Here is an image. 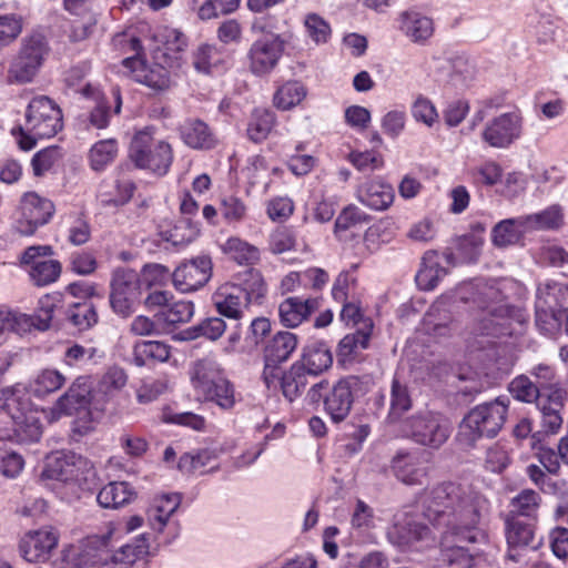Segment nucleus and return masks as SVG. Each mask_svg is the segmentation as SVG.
Masks as SVG:
<instances>
[{
    "label": "nucleus",
    "mask_w": 568,
    "mask_h": 568,
    "mask_svg": "<svg viewBox=\"0 0 568 568\" xmlns=\"http://www.w3.org/2000/svg\"><path fill=\"white\" fill-rule=\"evenodd\" d=\"M418 513L395 517L387 536L399 547L428 545L435 541L427 520L440 532L442 557L447 568H479L475 561L489 545L487 532L479 527L488 514L489 501L479 491L454 481L426 488L419 495Z\"/></svg>",
    "instance_id": "obj_1"
},
{
    "label": "nucleus",
    "mask_w": 568,
    "mask_h": 568,
    "mask_svg": "<svg viewBox=\"0 0 568 568\" xmlns=\"http://www.w3.org/2000/svg\"><path fill=\"white\" fill-rule=\"evenodd\" d=\"M505 536L508 546L506 557L509 560H519V550L525 549L532 545L535 538L534 526L520 518H515L513 515H504Z\"/></svg>",
    "instance_id": "obj_18"
},
{
    "label": "nucleus",
    "mask_w": 568,
    "mask_h": 568,
    "mask_svg": "<svg viewBox=\"0 0 568 568\" xmlns=\"http://www.w3.org/2000/svg\"><path fill=\"white\" fill-rule=\"evenodd\" d=\"M170 357V346L160 341H142L133 346V362L144 366L150 361L165 362Z\"/></svg>",
    "instance_id": "obj_40"
},
{
    "label": "nucleus",
    "mask_w": 568,
    "mask_h": 568,
    "mask_svg": "<svg viewBox=\"0 0 568 568\" xmlns=\"http://www.w3.org/2000/svg\"><path fill=\"white\" fill-rule=\"evenodd\" d=\"M135 77L139 82L155 91H163L170 87L169 71L160 64L143 65Z\"/></svg>",
    "instance_id": "obj_45"
},
{
    "label": "nucleus",
    "mask_w": 568,
    "mask_h": 568,
    "mask_svg": "<svg viewBox=\"0 0 568 568\" xmlns=\"http://www.w3.org/2000/svg\"><path fill=\"white\" fill-rule=\"evenodd\" d=\"M181 138L192 149H211L215 145V139L207 126L201 120H186L180 129Z\"/></svg>",
    "instance_id": "obj_28"
},
{
    "label": "nucleus",
    "mask_w": 568,
    "mask_h": 568,
    "mask_svg": "<svg viewBox=\"0 0 568 568\" xmlns=\"http://www.w3.org/2000/svg\"><path fill=\"white\" fill-rule=\"evenodd\" d=\"M237 286H240L244 295V301L248 306L252 304L261 305L263 303L267 287L258 271H248L243 282L237 284Z\"/></svg>",
    "instance_id": "obj_41"
},
{
    "label": "nucleus",
    "mask_w": 568,
    "mask_h": 568,
    "mask_svg": "<svg viewBox=\"0 0 568 568\" xmlns=\"http://www.w3.org/2000/svg\"><path fill=\"white\" fill-rule=\"evenodd\" d=\"M541 495L534 489H523L509 501V510L505 515H513L515 518L525 517L529 520H537L541 506Z\"/></svg>",
    "instance_id": "obj_29"
},
{
    "label": "nucleus",
    "mask_w": 568,
    "mask_h": 568,
    "mask_svg": "<svg viewBox=\"0 0 568 568\" xmlns=\"http://www.w3.org/2000/svg\"><path fill=\"white\" fill-rule=\"evenodd\" d=\"M373 323L369 320L363 321L362 327L355 333L345 335L338 343L336 356L343 365L355 362L361 353L369 345Z\"/></svg>",
    "instance_id": "obj_20"
},
{
    "label": "nucleus",
    "mask_w": 568,
    "mask_h": 568,
    "mask_svg": "<svg viewBox=\"0 0 568 568\" xmlns=\"http://www.w3.org/2000/svg\"><path fill=\"white\" fill-rule=\"evenodd\" d=\"M508 403V399L497 397L470 409L458 427L459 445L471 448L481 437H495L507 419Z\"/></svg>",
    "instance_id": "obj_2"
},
{
    "label": "nucleus",
    "mask_w": 568,
    "mask_h": 568,
    "mask_svg": "<svg viewBox=\"0 0 568 568\" xmlns=\"http://www.w3.org/2000/svg\"><path fill=\"white\" fill-rule=\"evenodd\" d=\"M0 412L14 424V434L21 442H38L42 435V425L32 408L28 393L18 385L0 390Z\"/></svg>",
    "instance_id": "obj_3"
},
{
    "label": "nucleus",
    "mask_w": 568,
    "mask_h": 568,
    "mask_svg": "<svg viewBox=\"0 0 568 568\" xmlns=\"http://www.w3.org/2000/svg\"><path fill=\"white\" fill-rule=\"evenodd\" d=\"M21 217L17 221V230L22 235H32L39 226L47 224L54 213V204L38 195L28 192L21 200Z\"/></svg>",
    "instance_id": "obj_11"
},
{
    "label": "nucleus",
    "mask_w": 568,
    "mask_h": 568,
    "mask_svg": "<svg viewBox=\"0 0 568 568\" xmlns=\"http://www.w3.org/2000/svg\"><path fill=\"white\" fill-rule=\"evenodd\" d=\"M400 21L402 31L414 43H425L434 33L433 20L420 12H403Z\"/></svg>",
    "instance_id": "obj_27"
},
{
    "label": "nucleus",
    "mask_w": 568,
    "mask_h": 568,
    "mask_svg": "<svg viewBox=\"0 0 568 568\" xmlns=\"http://www.w3.org/2000/svg\"><path fill=\"white\" fill-rule=\"evenodd\" d=\"M508 390L519 402L534 403L541 396L539 386L528 376L519 375L508 384Z\"/></svg>",
    "instance_id": "obj_48"
},
{
    "label": "nucleus",
    "mask_w": 568,
    "mask_h": 568,
    "mask_svg": "<svg viewBox=\"0 0 568 568\" xmlns=\"http://www.w3.org/2000/svg\"><path fill=\"white\" fill-rule=\"evenodd\" d=\"M311 376L304 368L296 362L291 367L283 372L281 375V389L286 399L293 402L300 397L305 390Z\"/></svg>",
    "instance_id": "obj_37"
},
{
    "label": "nucleus",
    "mask_w": 568,
    "mask_h": 568,
    "mask_svg": "<svg viewBox=\"0 0 568 568\" xmlns=\"http://www.w3.org/2000/svg\"><path fill=\"white\" fill-rule=\"evenodd\" d=\"M59 536L52 528L31 530L24 534L19 542V551L29 562L45 561L57 547Z\"/></svg>",
    "instance_id": "obj_14"
},
{
    "label": "nucleus",
    "mask_w": 568,
    "mask_h": 568,
    "mask_svg": "<svg viewBox=\"0 0 568 568\" xmlns=\"http://www.w3.org/2000/svg\"><path fill=\"white\" fill-rule=\"evenodd\" d=\"M283 52V42L277 36H266L256 40L250 51V69L255 74H265L276 64Z\"/></svg>",
    "instance_id": "obj_17"
},
{
    "label": "nucleus",
    "mask_w": 568,
    "mask_h": 568,
    "mask_svg": "<svg viewBox=\"0 0 568 568\" xmlns=\"http://www.w3.org/2000/svg\"><path fill=\"white\" fill-rule=\"evenodd\" d=\"M223 247L240 264H250L258 258L257 248L239 237L229 239Z\"/></svg>",
    "instance_id": "obj_52"
},
{
    "label": "nucleus",
    "mask_w": 568,
    "mask_h": 568,
    "mask_svg": "<svg viewBox=\"0 0 568 568\" xmlns=\"http://www.w3.org/2000/svg\"><path fill=\"white\" fill-rule=\"evenodd\" d=\"M446 275V270L440 266L437 261V253L434 251L426 252L415 281L417 286L424 291L434 290L439 280Z\"/></svg>",
    "instance_id": "obj_33"
},
{
    "label": "nucleus",
    "mask_w": 568,
    "mask_h": 568,
    "mask_svg": "<svg viewBox=\"0 0 568 568\" xmlns=\"http://www.w3.org/2000/svg\"><path fill=\"white\" fill-rule=\"evenodd\" d=\"M194 314V306L189 301H178L161 310L160 317L170 325L189 322Z\"/></svg>",
    "instance_id": "obj_53"
},
{
    "label": "nucleus",
    "mask_w": 568,
    "mask_h": 568,
    "mask_svg": "<svg viewBox=\"0 0 568 568\" xmlns=\"http://www.w3.org/2000/svg\"><path fill=\"white\" fill-rule=\"evenodd\" d=\"M537 400L542 417L559 414L565 405V392L561 388H549V393L541 394Z\"/></svg>",
    "instance_id": "obj_56"
},
{
    "label": "nucleus",
    "mask_w": 568,
    "mask_h": 568,
    "mask_svg": "<svg viewBox=\"0 0 568 568\" xmlns=\"http://www.w3.org/2000/svg\"><path fill=\"white\" fill-rule=\"evenodd\" d=\"M2 315V328L4 332L12 331L19 335H23L32 331V328L39 331H45L49 328L51 321V312L45 311L44 316H32L20 313H12L10 311L0 310Z\"/></svg>",
    "instance_id": "obj_25"
},
{
    "label": "nucleus",
    "mask_w": 568,
    "mask_h": 568,
    "mask_svg": "<svg viewBox=\"0 0 568 568\" xmlns=\"http://www.w3.org/2000/svg\"><path fill=\"white\" fill-rule=\"evenodd\" d=\"M524 116L519 110L490 119L481 131V140L494 149H508L523 136Z\"/></svg>",
    "instance_id": "obj_10"
},
{
    "label": "nucleus",
    "mask_w": 568,
    "mask_h": 568,
    "mask_svg": "<svg viewBox=\"0 0 568 568\" xmlns=\"http://www.w3.org/2000/svg\"><path fill=\"white\" fill-rule=\"evenodd\" d=\"M212 303L220 315L227 318L240 320L248 305L237 284L225 283L217 287L212 295Z\"/></svg>",
    "instance_id": "obj_19"
},
{
    "label": "nucleus",
    "mask_w": 568,
    "mask_h": 568,
    "mask_svg": "<svg viewBox=\"0 0 568 568\" xmlns=\"http://www.w3.org/2000/svg\"><path fill=\"white\" fill-rule=\"evenodd\" d=\"M197 235V230L190 225L187 220H181L169 232L168 241L174 246H183L191 243Z\"/></svg>",
    "instance_id": "obj_64"
},
{
    "label": "nucleus",
    "mask_w": 568,
    "mask_h": 568,
    "mask_svg": "<svg viewBox=\"0 0 568 568\" xmlns=\"http://www.w3.org/2000/svg\"><path fill=\"white\" fill-rule=\"evenodd\" d=\"M68 318L80 331L88 329L98 323L95 307L89 303H77L68 311Z\"/></svg>",
    "instance_id": "obj_51"
},
{
    "label": "nucleus",
    "mask_w": 568,
    "mask_h": 568,
    "mask_svg": "<svg viewBox=\"0 0 568 568\" xmlns=\"http://www.w3.org/2000/svg\"><path fill=\"white\" fill-rule=\"evenodd\" d=\"M296 363L311 376H318L331 368L333 355L325 342L316 341L303 347L301 358Z\"/></svg>",
    "instance_id": "obj_22"
},
{
    "label": "nucleus",
    "mask_w": 568,
    "mask_h": 568,
    "mask_svg": "<svg viewBox=\"0 0 568 568\" xmlns=\"http://www.w3.org/2000/svg\"><path fill=\"white\" fill-rule=\"evenodd\" d=\"M89 462L73 453H57L48 457L42 475L62 483L79 481Z\"/></svg>",
    "instance_id": "obj_15"
},
{
    "label": "nucleus",
    "mask_w": 568,
    "mask_h": 568,
    "mask_svg": "<svg viewBox=\"0 0 568 568\" xmlns=\"http://www.w3.org/2000/svg\"><path fill=\"white\" fill-rule=\"evenodd\" d=\"M118 154L115 139H106L92 145L89 152L90 165L94 171H101L114 161Z\"/></svg>",
    "instance_id": "obj_44"
},
{
    "label": "nucleus",
    "mask_w": 568,
    "mask_h": 568,
    "mask_svg": "<svg viewBox=\"0 0 568 568\" xmlns=\"http://www.w3.org/2000/svg\"><path fill=\"white\" fill-rule=\"evenodd\" d=\"M369 221V216L355 205L345 207L335 221V231H345L357 224H364Z\"/></svg>",
    "instance_id": "obj_59"
},
{
    "label": "nucleus",
    "mask_w": 568,
    "mask_h": 568,
    "mask_svg": "<svg viewBox=\"0 0 568 568\" xmlns=\"http://www.w3.org/2000/svg\"><path fill=\"white\" fill-rule=\"evenodd\" d=\"M538 308L555 311L562 307L568 300V285L558 282H546L537 288Z\"/></svg>",
    "instance_id": "obj_39"
},
{
    "label": "nucleus",
    "mask_w": 568,
    "mask_h": 568,
    "mask_svg": "<svg viewBox=\"0 0 568 568\" xmlns=\"http://www.w3.org/2000/svg\"><path fill=\"white\" fill-rule=\"evenodd\" d=\"M392 469L398 480L405 485H422L428 469L418 457L412 454H399L393 459Z\"/></svg>",
    "instance_id": "obj_24"
},
{
    "label": "nucleus",
    "mask_w": 568,
    "mask_h": 568,
    "mask_svg": "<svg viewBox=\"0 0 568 568\" xmlns=\"http://www.w3.org/2000/svg\"><path fill=\"white\" fill-rule=\"evenodd\" d=\"M148 544L144 537L138 539L134 544L123 545L113 556L114 560L123 565H132L139 558L148 554Z\"/></svg>",
    "instance_id": "obj_55"
},
{
    "label": "nucleus",
    "mask_w": 568,
    "mask_h": 568,
    "mask_svg": "<svg viewBox=\"0 0 568 568\" xmlns=\"http://www.w3.org/2000/svg\"><path fill=\"white\" fill-rule=\"evenodd\" d=\"M64 383L65 377L59 371L44 368L30 381L29 388L34 397L44 398L59 390Z\"/></svg>",
    "instance_id": "obj_38"
},
{
    "label": "nucleus",
    "mask_w": 568,
    "mask_h": 568,
    "mask_svg": "<svg viewBox=\"0 0 568 568\" xmlns=\"http://www.w3.org/2000/svg\"><path fill=\"white\" fill-rule=\"evenodd\" d=\"M358 200L373 210L387 209L394 199V190L379 180L367 181L357 190Z\"/></svg>",
    "instance_id": "obj_26"
},
{
    "label": "nucleus",
    "mask_w": 568,
    "mask_h": 568,
    "mask_svg": "<svg viewBox=\"0 0 568 568\" xmlns=\"http://www.w3.org/2000/svg\"><path fill=\"white\" fill-rule=\"evenodd\" d=\"M412 408V397L406 384L394 377L388 397L387 419L395 423Z\"/></svg>",
    "instance_id": "obj_36"
},
{
    "label": "nucleus",
    "mask_w": 568,
    "mask_h": 568,
    "mask_svg": "<svg viewBox=\"0 0 568 568\" xmlns=\"http://www.w3.org/2000/svg\"><path fill=\"white\" fill-rule=\"evenodd\" d=\"M405 432L415 443L437 449L449 438L452 425L439 413L419 412L406 420Z\"/></svg>",
    "instance_id": "obj_7"
},
{
    "label": "nucleus",
    "mask_w": 568,
    "mask_h": 568,
    "mask_svg": "<svg viewBox=\"0 0 568 568\" xmlns=\"http://www.w3.org/2000/svg\"><path fill=\"white\" fill-rule=\"evenodd\" d=\"M21 20L13 14L0 16V45H7L21 33Z\"/></svg>",
    "instance_id": "obj_63"
},
{
    "label": "nucleus",
    "mask_w": 568,
    "mask_h": 568,
    "mask_svg": "<svg viewBox=\"0 0 568 568\" xmlns=\"http://www.w3.org/2000/svg\"><path fill=\"white\" fill-rule=\"evenodd\" d=\"M371 381L354 375L337 381L325 393L324 410L334 423L343 422L351 413L355 398L368 392Z\"/></svg>",
    "instance_id": "obj_6"
},
{
    "label": "nucleus",
    "mask_w": 568,
    "mask_h": 568,
    "mask_svg": "<svg viewBox=\"0 0 568 568\" xmlns=\"http://www.w3.org/2000/svg\"><path fill=\"white\" fill-rule=\"evenodd\" d=\"M526 230L521 216L503 220L493 229V243L498 247L514 245L520 241Z\"/></svg>",
    "instance_id": "obj_32"
},
{
    "label": "nucleus",
    "mask_w": 568,
    "mask_h": 568,
    "mask_svg": "<svg viewBox=\"0 0 568 568\" xmlns=\"http://www.w3.org/2000/svg\"><path fill=\"white\" fill-rule=\"evenodd\" d=\"M226 324L222 318L210 317L192 328L190 338L204 336L207 339L216 341L224 334Z\"/></svg>",
    "instance_id": "obj_58"
},
{
    "label": "nucleus",
    "mask_w": 568,
    "mask_h": 568,
    "mask_svg": "<svg viewBox=\"0 0 568 568\" xmlns=\"http://www.w3.org/2000/svg\"><path fill=\"white\" fill-rule=\"evenodd\" d=\"M129 158L136 168L164 175L173 162V150L168 141L156 136L153 126H145L133 135Z\"/></svg>",
    "instance_id": "obj_4"
},
{
    "label": "nucleus",
    "mask_w": 568,
    "mask_h": 568,
    "mask_svg": "<svg viewBox=\"0 0 568 568\" xmlns=\"http://www.w3.org/2000/svg\"><path fill=\"white\" fill-rule=\"evenodd\" d=\"M180 504L176 495L164 496L156 501L149 514V519L154 529L162 530L172 514Z\"/></svg>",
    "instance_id": "obj_46"
},
{
    "label": "nucleus",
    "mask_w": 568,
    "mask_h": 568,
    "mask_svg": "<svg viewBox=\"0 0 568 568\" xmlns=\"http://www.w3.org/2000/svg\"><path fill=\"white\" fill-rule=\"evenodd\" d=\"M275 125V115L266 109H255L252 113L247 135L255 143L262 142L267 138Z\"/></svg>",
    "instance_id": "obj_42"
},
{
    "label": "nucleus",
    "mask_w": 568,
    "mask_h": 568,
    "mask_svg": "<svg viewBox=\"0 0 568 568\" xmlns=\"http://www.w3.org/2000/svg\"><path fill=\"white\" fill-rule=\"evenodd\" d=\"M60 158L61 153L58 146H49L36 153L32 159L34 175L40 176L44 174Z\"/></svg>",
    "instance_id": "obj_60"
},
{
    "label": "nucleus",
    "mask_w": 568,
    "mask_h": 568,
    "mask_svg": "<svg viewBox=\"0 0 568 568\" xmlns=\"http://www.w3.org/2000/svg\"><path fill=\"white\" fill-rule=\"evenodd\" d=\"M62 568H82L93 562V557L85 550V545L68 546L61 552Z\"/></svg>",
    "instance_id": "obj_54"
},
{
    "label": "nucleus",
    "mask_w": 568,
    "mask_h": 568,
    "mask_svg": "<svg viewBox=\"0 0 568 568\" xmlns=\"http://www.w3.org/2000/svg\"><path fill=\"white\" fill-rule=\"evenodd\" d=\"M63 126L60 108L48 97L32 99L26 114V129L40 139L54 136Z\"/></svg>",
    "instance_id": "obj_9"
},
{
    "label": "nucleus",
    "mask_w": 568,
    "mask_h": 568,
    "mask_svg": "<svg viewBox=\"0 0 568 568\" xmlns=\"http://www.w3.org/2000/svg\"><path fill=\"white\" fill-rule=\"evenodd\" d=\"M128 381V376L125 372L120 367H111L106 371V373L102 376L99 382L98 389L95 392L97 396L100 394L104 397L101 403L104 405L105 398H110L115 393L121 390Z\"/></svg>",
    "instance_id": "obj_47"
},
{
    "label": "nucleus",
    "mask_w": 568,
    "mask_h": 568,
    "mask_svg": "<svg viewBox=\"0 0 568 568\" xmlns=\"http://www.w3.org/2000/svg\"><path fill=\"white\" fill-rule=\"evenodd\" d=\"M85 97H92L93 105L89 114V123L97 129H105L109 125L112 113L119 114L122 106L120 90L113 88L111 98L101 93L90 84L82 90Z\"/></svg>",
    "instance_id": "obj_16"
},
{
    "label": "nucleus",
    "mask_w": 568,
    "mask_h": 568,
    "mask_svg": "<svg viewBox=\"0 0 568 568\" xmlns=\"http://www.w3.org/2000/svg\"><path fill=\"white\" fill-rule=\"evenodd\" d=\"M320 301L317 298L303 300L297 296L285 298L278 306L281 323L285 327L294 328L306 321L310 315L317 311Z\"/></svg>",
    "instance_id": "obj_21"
},
{
    "label": "nucleus",
    "mask_w": 568,
    "mask_h": 568,
    "mask_svg": "<svg viewBox=\"0 0 568 568\" xmlns=\"http://www.w3.org/2000/svg\"><path fill=\"white\" fill-rule=\"evenodd\" d=\"M222 376H224L223 368L212 356L197 359L193 364L192 383L196 394L202 389L209 390L207 385Z\"/></svg>",
    "instance_id": "obj_34"
},
{
    "label": "nucleus",
    "mask_w": 568,
    "mask_h": 568,
    "mask_svg": "<svg viewBox=\"0 0 568 568\" xmlns=\"http://www.w3.org/2000/svg\"><path fill=\"white\" fill-rule=\"evenodd\" d=\"M135 493L125 481H112L105 485L98 494L97 500L103 508L118 509L131 503Z\"/></svg>",
    "instance_id": "obj_30"
},
{
    "label": "nucleus",
    "mask_w": 568,
    "mask_h": 568,
    "mask_svg": "<svg viewBox=\"0 0 568 568\" xmlns=\"http://www.w3.org/2000/svg\"><path fill=\"white\" fill-rule=\"evenodd\" d=\"M220 212L227 222H239L245 217L246 206L240 199L226 196L221 201Z\"/></svg>",
    "instance_id": "obj_61"
},
{
    "label": "nucleus",
    "mask_w": 568,
    "mask_h": 568,
    "mask_svg": "<svg viewBox=\"0 0 568 568\" xmlns=\"http://www.w3.org/2000/svg\"><path fill=\"white\" fill-rule=\"evenodd\" d=\"M515 310L507 304H488L484 306L483 317L479 321L477 332L481 335L498 336L501 334L504 323L499 321L513 316Z\"/></svg>",
    "instance_id": "obj_31"
},
{
    "label": "nucleus",
    "mask_w": 568,
    "mask_h": 568,
    "mask_svg": "<svg viewBox=\"0 0 568 568\" xmlns=\"http://www.w3.org/2000/svg\"><path fill=\"white\" fill-rule=\"evenodd\" d=\"M49 50V44L43 34L32 33L24 37L17 54L10 62L7 73L8 82L16 84L31 82L43 65Z\"/></svg>",
    "instance_id": "obj_5"
},
{
    "label": "nucleus",
    "mask_w": 568,
    "mask_h": 568,
    "mask_svg": "<svg viewBox=\"0 0 568 568\" xmlns=\"http://www.w3.org/2000/svg\"><path fill=\"white\" fill-rule=\"evenodd\" d=\"M61 273V264L55 260H39L34 262L30 276L34 284L44 286L53 283Z\"/></svg>",
    "instance_id": "obj_50"
},
{
    "label": "nucleus",
    "mask_w": 568,
    "mask_h": 568,
    "mask_svg": "<svg viewBox=\"0 0 568 568\" xmlns=\"http://www.w3.org/2000/svg\"><path fill=\"white\" fill-rule=\"evenodd\" d=\"M92 407L103 410V404L97 394H92V385L88 377H78L68 390L58 398L54 409L60 414L73 415L82 409Z\"/></svg>",
    "instance_id": "obj_12"
},
{
    "label": "nucleus",
    "mask_w": 568,
    "mask_h": 568,
    "mask_svg": "<svg viewBox=\"0 0 568 568\" xmlns=\"http://www.w3.org/2000/svg\"><path fill=\"white\" fill-rule=\"evenodd\" d=\"M510 463L509 453L499 443L491 445L486 452L485 467L493 473H501Z\"/></svg>",
    "instance_id": "obj_57"
},
{
    "label": "nucleus",
    "mask_w": 568,
    "mask_h": 568,
    "mask_svg": "<svg viewBox=\"0 0 568 568\" xmlns=\"http://www.w3.org/2000/svg\"><path fill=\"white\" fill-rule=\"evenodd\" d=\"M298 345V337L288 331H281L274 334L265 344L263 357L268 365L286 362L295 352Z\"/></svg>",
    "instance_id": "obj_23"
},
{
    "label": "nucleus",
    "mask_w": 568,
    "mask_h": 568,
    "mask_svg": "<svg viewBox=\"0 0 568 568\" xmlns=\"http://www.w3.org/2000/svg\"><path fill=\"white\" fill-rule=\"evenodd\" d=\"M110 305L122 317L130 316L141 297V282L138 272L119 267L113 271L110 282Z\"/></svg>",
    "instance_id": "obj_8"
},
{
    "label": "nucleus",
    "mask_w": 568,
    "mask_h": 568,
    "mask_svg": "<svg viewBox=\"0 0 568 568\" xmlns=\"http://www.w3.org/2000/svg\"><path fill=\"white\" fill-rule=\"evenodd\" d=\"M207 389H202L197 394L204 400L214 402L222 409H231L235 405V390L233 384L222 376L207 385Z\"/></svg>",
    "instance_id": "obj_35"
},
{
    "label": "nucleus",
    "mask_w": 568,
    "mask_h": 568,
    "mask_svg": "<svg viewBox=\"0 0 568 568\" xmlns=\"http://www.w3.org/2000/svg\"><path fill=\"white\" fill-rule=\"evenodd\" d=\"M528 232L535 230L557 229L562 222L560 209L556 205L550 206L539 213L521 216Z\"/></svg>",
    "instance_id": "obj_43"
},
{
    "label": "nucleus",
    "mask_w": 568,
    "mask_h": 568,
    "mask_svg": "<svg viewBox=\"0 0 568 568\" xmlns=\"http://www.w3.org/2000/svg\"><path fill=\"white\" fill-rule=\"evenodd\" d=\"M305 95V89L301 83L287 82L276 91L274 95V104L277 109L290 110L297 105Z\"/></svg>",
    "instance_id": "obj_49"
},
{
    "label": "nucleus",
    "mask_w": 568,
    "mask_h": 568,
    "mask_svg": "<svg viewBox=\"0 0 568 568\" xmlns=\"http://www.w3.org/2000/svg\"><path fill=\"white\" fill-rule=\"evenodd\" d=\"M212 275V262L209 256H197L182 263L172 274L176 290L189 293L205 285Z\"/></svg>",
    "instance_id": "obj_13"
},
{
    "label": "nucleus",
    "mask_w": 568,
    "mask_h": 568,
    "mask_svg": "<svg viewBox=\"0 0 568 568\" xmlns=\"http://www.w3.org/2000/svg\"><path fill=\"white\" fill-rule=\"evenodd\" d=\"M213 455L209 450H201L197 453H185L180 457L179 468L186 473H193L205 467Z\"/></svg>",
    "instance_id": "obj_62"
}]
</instances>
